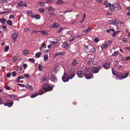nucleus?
Instances as JSON below:
<instances>
[{
	"label": "nucleus",
	"mask_w": 130,
	"mask_h": 130,
	"mask_svg": "<svg viewBox=\"0 0 130 130\" xmlns=\"http://www.w3.org/2000/svg\"><path fill=\"white\" fill-rule=\"evenodd\" d=\"M52 87L49 86L47 84H45L42 86V88L39 91V94L41 95L45 92L52 90Z\"/></svg>",
	"instance_id": "f257e3e1"
},
{
	"label": "nucleus",
	"mask_w": 130,
	"mask_h": 130,
	"mask_svg": "<svg viewBox=\"0 0 130 130\" xmlns=\"http://www.w3.org/2000/svg\"><path fill=\"white\" fill-rule=\"evenodd\" d=\"M85 77L87 79H91L93 77V74L90 71L89 67H86L84 69Z\"/></svg>",
	"instance_id": "f03ea898"
},
{
	"label": "nucleus",
	"mask_w": 130,
	"mask_h": 130,
	"mask_svg": "<svg viewBox=\"0 0 130 130\" xmlns=\"http://www.w3.org/2000/svg\"><path fill=\"white\" fill-rule=\"evenodd\" d=\"M101 67L97 66L92 67L91 68V70L93 73H98Z\"/></svg>",
	"instance_id": "7ed1b4c3"
},
{
	"label": "nucleus",
	"mask_w": 130,
	"mask_h": 130,
	"mask_svg": "<svg viewBox=\"0 0 130 130\" xmlns=\"http://www.w3.org/2000/svg\"><path fill=\"white\" fill-rule=\"evenodd\" d=\"M69 72L70 74L69 76V79H72L75 76L74 69L73 68L70 69L69 70Z\"/></svg>",
	"instance_id": "20e7f679"
},
{
	"label": "nucleus",
	"mask_w": 130,
	"mask_h": 130,
	"mask_svg": "<svg viewBox=\"0 0 130 130\" xmlns=\"http://www.w3.org/2000/svg\"><path fill=\"white\" fill-rule=\"evenodd\" d=\"M69 76L68 74L66 73H64V74L62 77V79L63 81L64 82H68L69 80Z\"/></svg>",
	"instance_id": "39448f33"
},
{
	"label": "nucleus",
	"mask_w": 130,
	"mask_h": 130,
	"mask_svg": "<svg viewBox=\"0 0 130 130\" xmlns=\"http://www.w3.org/2000/svg\"><path fill=\"white\" fill-rule=\"evenodd\" d=\"M13 104V102L11 100H9L7 103H4V105L7 106L8 107L12 106Z\"/></svg>",
	"instance_id": "423d86ee"
},
{
	"label": "nucleus",
	"mask_w": 130,
	"mask_h": 130,
	"mask_svg": "<svg viewBox=\"0 0 130 130\" xmlns=\"http://www.w3.org/2000/svg\"><path fill=\"white\" fill-rule=\"evenodd\" d=\"M77 76L80 78L83 77L84 75L83 72L81 71H78L77 73Z\"/></svg>",
	"instance_id": "0eeeda50"
},
{
	"label": "nucleus",
	"mask_w": 130,
	"mask_h": 130,
	"mask_svg": "<svg viewBox=\"0 0 130 130\" xmlns=\"http://www.w3.org/2000/svg\"><path fill=\"white\" fill-rule=\"evenodd\" d=\"M50 79L53 82H56L57 81V78L54 75H51V76Z\"/></svg>",
	"instance_id": "6e6552de"
},
{
	"label": "nucleus",
	"mask_w": 130,
	"mask_h": 130,
	"mask_svg": "<svg viewBox=\"0 0 130 130\" xmlns=\"http://www.w3.org/2000/svg\"><path fill=\"white\" fill-rule=\"evenodd\" d=\"M46 47V45L44 42H43L42 43L41 46L40 47V51L41 52L42 50H44V49H45Z\"/></svg>",
	"instance_id": "1a4fd4ad"
},
{
	"label": "nucleus",
	"mask_w": 130,
	"mask_h": 130,
	"mask_svg": "<svg viewBox=\"0 0 130 130\" xmlns=\"http://www.w3.org/2000/svg\"><path fill=\"white\" fill-rule=\"evenodd\" d=\"M103 66L104 68L106 69H107L109 68V64L108 63H105L103 64Z\"/></svg>",
	"instance_id": "9d476101"
},
{
	"label": "nucleus",
	"mask_w": 130,
	"mask_h": 130,
	"mask_svg": "<svg viewBox=\"0 0 130 130\" xmlns=\"http://www.w3.org/2000/svg\"><path fill=\"white\" fill-rule=\"evenodd\" d=\"M129 73V72H126L124 73L123 75V76L121 78H120V79H123L126 78L128 76V74Z\"/></svg>",
	"instance_id": "9b49d317"
},
{
	"label": "nucleus",
	"mask_w": 130,
	"mask_h": 130,
	"mask_svg": "<svg viewBox=\"0 0 130 130\" xmlns=\"http://www.w3.org/2000/svg\"><path fill=\"white\" fill-rule=\"evenodd\" d=\"M50 43L52 46L54 47H57L58 46L57 42L56 41H51Z\"/></svg>",
	"instance_id": "f8f14e48"
},
{
	"label": "nucleus",
	"mask_w": 130,
	"mask_h": 130,
	"mask_svg": "<svg viewBox=\"0 0 130 130\" xmlns=\"http://www.w3.org/2000/svg\"><path fill=\"white\" fill-rule=\"evenodd\" d=\"M18 35V34L17 33H14L12 35V36L13 40H16Z\"/></svg>",
	"instance_id": "ddd939ff"
},
{
	"label": "nucleus",
	"mask_w": 130,
	"mask_h": 130,
	"mask_svg": "<svg viewBox=\"0 0 130 130\" xmlns=\"http://www.w3.org/2000/svg\"><path fill=\"white\" fill-rule=\"evenodd\" d=\"M78 61L76 59L74 60L72 62L71 65L73 66H75L77 64H78Z\"/></svg>",
	"instance_id": "4468645a"
},
{
	"label": "nucleus",
	"mask_w": 130,
	"mask_h": 130,
	"mask_svg": "<svg viewBox=\"0 0 130 130\" xmlns=\"http://www.w3.org/2000/svg\"><path fill=\"white\" fill-rule=\"evenodd\" d=\"M59 24L58 23H55L52 25V28H58L59 26Z\"/></svg>",
	"instance_id": "2eb2a0df"
},
{
	"label": "nucleus",
	"mask_w": 130,
	"mask_h": 130,
	"mask_svg": "<svg viewBox=\"0 0 130 130\" xmlns=\"http://www.w3.org/2000/svg\"><path fill=\"white\" fill-rule=\"evenodd\" d=\"M40 17L41 16L40 15L37 14L33 15L32 17V18H35L36 19L38 20L40 19Z\"/></svg>",
	"instance_id": "dca6fc26"
},
{
	"label": "nucleus",
	"mask_w": 130,
	"mask_h": 130,
	"mask_svg": "<svg viewBox=\"0 0 130 130\" xmlns=\"http://www.w3.org/2000/svg\"><path fill=\"white\" fill-rule=\"evenodd\" d=\"M92 29V28L89 27L86 30H85L83 32L84 33V34H86L88 32L90 31Z\"/></svg>",
	"instance_id": "f3484780"
},
{
	"label": "nucleus",
	"mask_w": 130,
	"mask_h": 130,
	"mask_svg": "<svg viewBox=\"0 0 130 130\" xmlns=\"http://www.w3.org/2000/svg\"><path fill=\"white\" fill-rule=\"evenodd\" d=\"M115 7L113 4L111 5L109 7V9L111 11L114 12L115 11Z\"/></svg>",
	"instance_id": "a211bd4d"
},
{
	"label": "nucleus",
	"mask_w": 130,
	"mask_h": 130,
	"mask_svg": "<svg viewBox=\"0 0 130 130\" xmlns=\"http://www.w3.org/2000/svg\"><path fill=\"white\" fill-rule=\"evenodd\" d=\"M117 77H118V79L119 80H121L120 79V78H121L123 76L122 74L121 73H118L117 76Z\"/></svg>",
	"instance_id": "6ab92c4d"
},
{
	"label": "nucleus",
	"mask_w": 130,
	"mask_h": 130,
	"mask_svg": "<svg viewBox=\"0 0 130 130\" xmlns=\"http://www.w3.org/2000/svg\"><path fill=\"white\" fill-rule=\"evenodd\" d=\"M26 13L29 16L31 17H32L33 16L32 15L33 14V13L32 11H27L26 12Z\"/></svg>",
	"instance_id": "aec40b11"
},
{
	"label": "nucleus",
	"mask_w": 130,
	"mask_h": 130,
	"mask_svg": "<svg viewBox=\"0 0 130 130\" xmlns=\"http://www.w3.org/2000/svg\"><path fill=\"white\" fill-rule=\"evenodd\" d=\"M38 95V93L37 92H36L30 95V97L32 98H34L37 96Z\"/></svg>",
	"instance_id": "412c9836"
},
{
	"label": "nucleus",
	"mask_w": 130,
	"mask_h": 130,
	"mask_svg": "<svg viewBox=\"0 0 130 130\" xmlns=\"http://www.w3.org/2000/svg\"><path fill=\"white\" fill-rule=\"evenodd\" d=\"M43 66L41 64H39L38 66L39 70V71L42 70L43 69Z\"/></svg>",
	"instance_id": "4be33fe9"
},
{
	"label": "nucleus",
	"mask_w": 130,
	"mask_h": 130,
	"mask_svg": "<svg viewBox=\"0 0 130 130\" xmlns=\"http://www.w3.org/2000/svg\"><path fill=\"white\" fill-rule=\"evenodd\" d=\"M41 54V52H38L35 54V56L37 58H39Z\"/></svg>",
	"instance_id": "5701e85b"
},
{
	"label": "nucleus",
	"mask_w": 130,
	"mask_h": 130,
	"mask_svg": "<svg viewBox=\"0 0 130 130\" xmlns=\"http://www.w3.org/2000/svg\"><path fill=\"white\" fill-rule=\"evenodd\" d=\"M6 22L7 24L10 25H12V21L10 20H8L6 21Z\"/></svg>",
	"instance_id": "b1692460"
},
{
	"label": "nucleus",
	"mask_w": 130,
	"mask_h": 130,
	"mask_svg": "<svg viewBox=\"0 0 130 130\" xmlns=\"http://www.w3.org/2000/svg\"><path fill=\"white\" fill-rule=\"evenodd\" d=\"M108 46L106 44H104L102 45L101 46V48L102 50L103 49L106 48V47H107Z\"/></svg>",
	"instance_id": "393cba45"
},
{
	"label": "nucleus",
	"mask_w": 130,
	"mask_h": 130,
	"mask_svg": "<svg viewBox=\"0 0 130 130\" xmlns=\"http://www.w3.org/2000/svg\"><path fill=\"white\" fill-rule=\"evenodd\" d=\"M0 21L2 23H4L6 22V20L4 18L1 19Z\"/></svg>",
	"instance_id": "a878e982"
},
{
	"label": "nucleus",
	"mask_w": 130,
	"mask_h": 130,
	"mask_svg": "<svg viewBox=\"0 0 130 130\" xmlns=\"http://www.w3.org/2000/svg\"><path fill=\"white\" fill-rule=\"evenodd\" d=\"M39 11L42 13H43L45 11V9L43 8H40L38 9Z\"/></svg>",
	"instance_id": "bb28decb"
},
{
	"label": "nucleus",
	"mask_w": 130,
	"mask_h": 130,
	"mask_svg": "<svg viewBox=\"0 0 130 130\" xmlns=\"http://www.w3.org/2000/svg\"><path fill=\"white\" fill-rule=\"evenodd\" d=\"M112 71L113 75L117 76L118 73L116 72L113 69H112Z\"/></svg>",
	"instance_id": "cd10ccee"
},
{
	"label": "nucleus",
	"mask_w": 130,
	"mask_h": 130,
	"mask_svg": "<svg viewBox=\"0 0 130 130\" xmlns=\"http://www.w3.org/2000/svg\"><path fill=\"white\" fill-rule=\"evenodd\" d=\"M38 4L42 6H44L45 5L44 3L41 2V1L38 2Z\"/></svg>",
	"instance_id": "c85d7f7f"
},
{
	"label": "nucleus",
	"mask_w": 130,
	"mask_h": 130,
	"mask_svg": "<svg viewBox=\"0 0 130 130\" xmlns=\"http://www.w3.org/2000/svg\"><path fill=\"white\" fill-rule=\"evenodd\" d=\"M41 34L42 35H47L48 33L46 31H40Z\"/></svg>",
	"instance_id": "c756f323"
},
{
	"label": "nucleus",
	"mask_w": 130,
	"mask_h": 130,
	"mask_svg": "<svg viewBox=\"0 0 130 130\" xmlns=\"http://www.w3.org/2000/svg\"><path fill=\"white\" fill-rule=\"evenodd\" d=\"M67 45V43H65V42H63L62 45V47L65 48Z\"/></svg>",
	"instance_id": "7c9ffc66"
},
{
	"label": "nucleus",
	"mask_w": 130,
	"mask_h": 130,
	"mask_svg": "<svg viewBox=\"0 0 130 130\" xmlns=\"http://www.w3.org/2000/svg\"><path fill=\"white\" fill-rule=\"evenodd\" d=\"M78 37H77V36H75L73 37L69 41H72L74 40L75 38H78Z\"/></svg>",
	"instance_id": "2f4dec72"
},
{
	"label": "nucleus",
	"mask_w": 130,
	"mask_h": 130,
	"mask_svg": "<svg viewBox=\"0 0 130 130\" xmlns=\"http://www.w3.org/2000/svg\"><path fill=\"white\" fill-rule=\"evenodd\" d=\"M48 10L50 12H51L54 10V9L52 7H50L48 8Z\"/></svg>",
	"instance_id": "473e14b6"
},
{
	"label": "nucleus",
	"mask_w": 130,
	"mask_h": 130,
	"mask_svg": "<svg viewBox=\"0 0 130 130\" xmlns=\"http://www.w3.org/2000/svg\"><path fill=\"white\" fill-rule=\"evenodd\" d=\"M63 28L62 27H60L59 30L57 32V33H60L61 31L63 30Z\"/></svg>",
	"instance_id": "72a5a7b5"
},
{
	"label": "nucleus",
	"mask_w": 130,
	"mask_h": 130,
	"mask_svg": "<svg viewBox=\"0 0 130 130\" xmlns=\"http://www.w3.org/2000/svg\"><path fill=\"white\" fill-rule=\"evenodd\" d=\"M116 6L119 9H121V7L120 6V5L119 3H118L117 4Z\"/></svg>",
	"instance_id": "f704fd0d"
},
{
	"label": "nucleus",
	"mask_w": 130,
	"mask_h": 130,
	"mask_svg": "<svg viewBox=\"0 0 130 130\" xmlns=\"http://www.w3.org/2000/svg\"><path fill=\"white\" fill-rule=\"evenodd\" d=\"M119 64L118 62V61H116L114 62L113 63V65L114 66H116Z\"/></svg>",
	"instance_id": "c9c22d12"
},
{
	"label": "nucleus",
	"mask_w": 130,
	"mask_h": 130,
	"mask_svg": "<svg viewBox=\"0 0 130 130\" xmlns=\"http://www.w3.org/2000/svg\"><path fill=\"white\" fill-rule=\"evenodd\" d=\"M9 49V47L8 46H6L5 48L4 51L6 52H7L8 51Z\"/></svg>",
	"instance_id": "e433bc0d"
},
{
	"label": "nucleus",
	"mask_w": 130,
	"mask_h": 130,
	"mask_svg": "<svg viewBox=\"0 0 130 130\" xmlns=\"http://www.w3.org/2000/svg\"><path fill=\"white\" fill-rule=\"evenodd\" d=\"M65 48L68 50H70V47L69 45V44H67V45H66V47Z\"/></svg>",
	"instance_id": "4c0bfd02"
},
{
	"label": "nucleus",
	"mask_w": 130,
	"mask_h": 130,
	"mask_svg": "<svg viewBox=\"0 0 130 130\" xmlns=\"http://www.w3.org/2000/svg\"><path fill=\"white\" fill-rule=\"evenodd\" d=\"M28 52V51L27 50H24L23 51V53L24 55H26L27 54Z\"/></svg>",
	"instance_id": "58836bf2"
},
{
	"label": "nucleus",
	"mask_w": 130,
	"mask_h": 130,
	"mask_svg": "<svg viewBox=\"0 0 130 130\" xmlns=\"http://www.w3.org/2000/svg\"><path fill=\"white\" fill-rule=\"evenodd\" d=\"M111 23L115 25H118V24L116 22L112 21L111 22Z\"/></svg>",
	"instance_id": "ea45409f"
},
{
	"label": "nucleus",
	"mask_w": 130,
	"mask_h": 130,
	"mask_svg": "<svg viewBox=\"0 0 130 130\" xmlns=\"http://www.w3.org/2000/svg\"><path fill=\"white\" fill-rule=\"evenodd\" d=\"M59 55H61V52H57L55 54V56L56 57L57 56H59Z\"/></svg>",
	"instance_id": "a19ab883"
},
{
	"label": "nucleus",
	"mask_w": 130,
	"mask_h": 130,
	"mask_svg": "<svg viewBox=\"0 0 130 130\" xmlns=\"http://www.w3.org/2000/svg\"><path fill=\"white\" fill-rule=\"evenodd\" d=\"M86 18V14L84 13L83 16V20H82L80 22V23H81L82 22H83L84 21V19Z\"/></svg>",
	"instance_id": "79ce46f5"
},
{
	"label": "nucleus",
	"mask_w": 130,
	"mask_h": 130,
	"mask_svg": "<svg viewBox=\"0 0 130 130\" xmlns=\"http://www.w3.org/2000/svg\"><path fill=\"white\" fill-rule=\"evenodd\" d=\"M19 6L20 7L22 6L24 4L22 2H21L19 4Z\"/></svg>",
	"instance_id": "37998d69"
},
{
	"label": "nucleus",
	"mask_w": 130,
	"mask_h": 130,
	"mask_svg": "<svg viewBox=\"0 0 130 130\" xmlns=\"http://www.w3.org/2000/svg\"><path fill=\"white\" fill-rule=\"evenodd\" d=\"M118 55V53L117 52H115L114 53H113L112 55L113 56H117Z\"/></svg>",
	"instance_id": "c03bdc74"
},
{
	"label": "nucleus",
	"mask_w": 130,
	"mask_h": 130,
	"mask_svg": "<svg viewBox=\"0 0 130 130\" xmlns=\"http://www.w3.org/2000/svg\"><path fill=\"white\" fill-rule=\"evenodd\" d=\"M9 96L11 98L14 99L15 98V96L14 95H10Z\"/></svg>",
	"instance_id": "a18cd8bd"
},
{
	"label": "nucleus",
	"mask_w": 130,
	"mask_h": 130,
	"mask_svg": "<svg viewBox=\"0 0 130 130\" xmlns=\"http://www.w3.org/2000/svg\"><path fill=\"white\" fill-rule=\"evenodd\" d=\"M48 56L47 55H45L44 56V59L45 60H46L47 59Z\"/></svg>",
	"instance_id": "49530a36"
},
{
	"label": "nucleus",
	"mask_w": 130,
	"mask_h": 130,
	"mask_svg": "<svg viewBox=\"0 0 130 130\" xmlns=\"http://www.w3.org/2000/svg\"><path fill=\"white\" fill-rule=\"evenodd\" d=\"M111 5V4L110 3H109L108 4H107L105 6V7L106 8L107 7H110Z\"/></svg>",
	"instance_id": "de8ad7c7"
},
{
	"label": "nucleus",
	"mask_w": 130,
	"mask_h": 130,
	"mask_svg": "<svg viewBox=\"0 0 130 130\" xmlns=\"http://www.w3.org/2000/svg\"><path fill=\"white\" fill-rule=\"evenodd\" d=\"M127 60H130V56H129L125 58V61H126Z\"/></svg>",
	"instance_id": "09e8293b"
},
{
	"label": "nucleus",
	"mask_w": 130,
	"mask_h": 130,
	"mask_svg": "<svg viewBox=\"0 0 130 130\" xmlns=\"http://www.w3.org/2000/svg\"><path fill=\"white\" fill-rule=\"evenodd\" d=\"M90 51L91 52H95V48H92L91 50Z\"/></svg>",
	"instance_id": "8fccbe9b"
},
{
	"label": "nucleus",
	"mask_w": 130,
	"mask_h": 130,
	"mask_svg": "<svg viewBox=\"0 0 130 130\" xmlns=\"http://www.w3.org/2000/svg\"><path fill=\"white\" fill-rule=\"evenodd\" d=\"M53 0H46V2L49 3H51L52 2Z\"/></svg>",
	"instance_id": "3c124183"
},
{
	"label": "nucleus",
	"mask_w": 130,
	"mask_h": 130,
	"mask_svg": "<svg viewBox=\"0 0 130 130\" xmlns=\"http://www.w3.org/2000/svg\"><path fill=\"white\" fill-rule=\"evenodd\" d=\"M24 76L25 77L28 78L29 77V75L28 74H24Z\"/></svg>",
	"instance_id": "603ef678"
},
{
	"label": "nucleus",
	"mask_w": 130,
	"mask_h": 130,
	"mask_svg": "<svg viewBox=\"0 0 130 130\" xmlns=\"http://www.w3.org/2000/svg\"><path fill=\"white\" fill-rule=\"evenodd\" d=\"M1 2H2V3H7V0H1Z\"/></svg>",
	"instance_id": "864d4df0"
},
{
	"label": "nucleus",
	"mask_w": 130,
	"mask_h": 130,
	"mask_svg": "<svg viewBox=\"0 0 130 130\" xmlns=\"http://www.w3.org/2000/svg\"><path fill=\"white\" fill-rule=\"evenodd\" d=\"M27 67V65L26 64H23V68L25 69Z\"/></svg>",
	"instance_id": "5fc2aeb1"
},
{
	"label": "nucleus",
	"mask_w": 130,
	"mask_h": 130,
	"mask_svg": "<svg viewBox=\"0 0 130 130\" xmlns=\"http://www.w3.org/2000/svg\"><path fill=\"white\" fill-rule=\"evenodd\" d=\"M11 74L10 73H7V77H9L11 76Z\"/></svg>",
	"instance_id": "6e6d98bb"
},
{
	"label": "nucleus",
	"mask_w": 130,
	"mask_h": 130,
	"mask_svg": "<svg viewBox=\"0 0 130 130\" xmlns=\"http://www.w3.org/2000/svg\"><path fill=\"white\" fill-rule=\"evenodd\" d=\"M29 61L32 63L34 62V60L33 58H30L29 59Z\"/></svg>",
	"instance_id": "4d7b16f0"
},
{
	"label": "nucleus",
	"mask_w": 130,
	"mask_h": 130,
	"mask_svg": "<svg viewBox=\"0 0 130 130\" xmlns=\"http://www.w3.org/2000/svg\"><path fill=\"white\" fill-rule=\"evenodd\" d=\"M18 69L20 71H21L22 70V68L21 66H19L18 67Z\"/></svg>",
	"instance_id": "13d9d810"
},
{
	"label": "nucleus",
	"mask_w": 130,
	"mask_h": 130,
	"mask_svg": "<svg viewBox=\"0 0 130 130\" xmlns=\"http://www.w3.org/2000/svg\"><path fill=\"white\" fill-rule=\"evenodd\" d=\"M12 75L13 77L15 76L16 75V73L15 72H13L12 73Z\"/></svg>",
	"instance_id": "bf43d9fd"
},
{
	"label": "nucleus",
	"mask_w": 130,
	"mask_h": 130,
	"mask_svg": "<svg viewBox=\"0 0 130 130\" xmlns=\"http://www.w3.org/2000/svg\"><path fill=\"white\" fill-rule=\"evenodd\" d=\"M92 63V61L91 60L88 61L87 62V63L88 64H90Z\"/></svg>",
	"instance_id": "052dcab7"
},
{
	"label": "nucleus",
	"mask_w": 130,
	"mask_h": 130,
	"mask_svg": "<svg viewBox=\"0 0 130 130\" xmlns=\"http://www.w3.org/2000/svg\"><path fill=\"white\" fill-rule=\"evenodd\" d=\"M14 16L13 15H10L9 18L10 19H11L12 18H14Z\"/></svg>",
	"instance_id": "680f3d73"
},
{
	"label": "nucleus",
	"mask_w": 130,
	"mask_h": 130,
	"mask_svg": "<svg viewBox=\"0 0 130 130\" xmlns=\"http://www.w3.org/2000/svg\"><path fill=\"white\" fill-rule=\"evenodd\" d=\"M128 12L127 13V16H130V9H129Z\"/></svg>",
	"instance_id": "e2e57ef3"
},
{
	"label": "nucleus",
	"mask_w": 130,
	"mask_h": 130,
	"mask_svg": "<svg viewBox=\"0 0 130 130\" xmlns=\"http://www.w3.org/2000/svg\"><path fill=\"white\" fill-rule=\"evenodd\" d=\"M6 88L7 90H10L11 89V88L9 86H7L6 87Z\"/></svg>",
	"instance_id": "0e129e2a"
},
{
	"label": "nucleus",
	"mask_w": 130,
	"mask_h": 130,
	"mask_svg": "<svg viewBox=\"0 0 130 130\" xmlns=\"http://www.w3.org/2000/svg\"><path fill=\"white\" fill-rule=\"evenodd\" d=\"M57 4H60L62 3V2L60 0H59L57 1Z\"/></svg>",
	"instance_id": "69168bd1"
},
{
	"label": "nucleus",
	"mask_w": 130,
	"mask_h": 130,
	"mask_svg": "<svg viewBox=\"0 0 130 130\" xmlns=\"http://www.w3.org/2000/svg\"><path fill=\"white\" fill-rule=\"evenodd\" d=\"M3 29L4 30L6 31L7 30V28L6 27L3 26Z\"/></svg>",
	"instance_id": "338daca9"
},
{
	"label": "nucleus",
	"mask_w": 130,
	"mask_h": 130,
	"mask_svg": "<svg viewBox=\"0 0 130 130\" xmlns=\"http://www.w3.org/2000/svg\"><path fill=\"white\" fill-rule=\"evenodd\" d=\"M116 34V33L115 32H113V34L112 35V37H114Z\"/></svg>",
	"instance_id": "774afa93"
}]
</instances>
